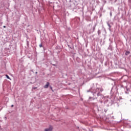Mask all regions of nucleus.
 <instances>
[{
  "label": "nucleus",
  "mask_w": 131,
  "mask_h": 131,
  "mask_svg": "<svg viewBox=\"0 0 131 131\" xmlns=\"http://www.w3.org/2000/svg\"><path fill=\"white\" fill-rule=\"evenodd\" d=\"M50 89H51V90L52 91H53V88L50 87Z\"/></svg>",
  "instance_id": "nucleus-8"
},
{
  "label": "nucleus",
  "mask_w": 131,
  "mask_h": 131,
  "mask_svg": "<svg viewBox=\"0 0 131 131\" xmlns=\"http://www.w3.org/2000/svg\"><path fill=\"white\" fill-rule=\"evenodd\" d=\"M34 89H37V88H35Z\"/></svg>",
  "instance_id": "nucleus-13"
},
{
  "label": "nucleus",
  "mask_w": 131,
  "mask_h": 131,
  "mask_svg": "<svg viewBox=\"0 0 131 131\" xmlns=\"http://www.w3.org/2000/svg\"><path fill=\"white\" fill-rule=\"evenodd\" d=\"M4 28H6V26H4Z\"/></svg>",
  "instance_id": "nucleus-9"
},
{
  "label": "nucleus",
  "mask_w": 131,
  "mask_h": 131,
  "mask_svg": "<svg viewBox=\"0 0 131 131\" xmlns=\"http://www.w3.org/2000/svg\"><path fill=\"white\" fill-rule=\"evenodd\" d=\"M89 27H91V28H92V24L89 25Z\"/></svg>",
  "instance_id": "nucleus-7"
},
{
  "label": "nucleus",
  "mask_w": 131,
  "mask_h": 131,
  "mask_svg": "<svg viewBox=\"0 0 131 131\" xmlns=\"http://www.w3.org/2000/svg\"><path fill=\"white\" fill-rule=\"evenodd\" d=\"M39 47L40 48H42V43L40 44Z\"/></svg>",
  "instance_id": "nucleus-6"
},
{
  "label": "nucleus",
  "mask_w": 131,
  "mask_h": 131,
  "mask_svg": "<svg viewBox=\"0 0 131 131\" xmlns=\"http://www.w3.org/2000/svg\"><path fill=\"white\" fill-rule=\"evenodd\" d=\"M129 54H130V52L129 51H126L125 53L126 56H128V55H129Z\"/></svg>",
  "instance_id": "nucleus-3"
},
{
  "label": "nucleus",
  "mask_w": 131,
  "mask_h": 131,
  "mask_svg": "<svg viewBox=\"0 0 131 131\" xmlns=\"http://www.w3.org/2000/svg\"><path fill=\"white\" fill-rule=\"evenodd\" d=\"M53 66H55V64H53Z\"/></svg>",
  "instance_id": "nucleus-12"
},
{
  "label": "nucleus",
  "mask_w": 131,
  "mask_h": 131,
  "mask_svg": "<svg viewBox=\"0 0 131 131\" xmlns=\"http://www.w3.org/2000/svg\"><path fill=\"white\" fill-rule=\"evenodd\" d=\"M89 99H92V98L91 97H90V98Z\"/></svg>",
  "instance_id": "nucleus-11"
},
{
  "label": "nucleus",
  "mask_w": 131,
  "mask_h": 131,
  "mask_svg": "<svg viewBox=\"0 0 131 131\" xmlns=\"http://www.w3.org/2000/svg\"><path fill=\"white\" fill-rule=\"evenodd\" d=\"M6 76L7 78H8V79H10V80H12V79L10 78V77L9 76V75H6Z\"/></svg>",
  "instance_id": "nucleus-4"
},
{
  "label": "nucleus",
  "mask_w": 131,
  "mask_h": 131,
  "mask_svg": "<svg viewBox=\"0 0 131 131\" xmlns=\"http://www.w3.org/2000/svg\"><path fill=\"white\" fill-rule=\"evenodd\" d=\"M95 29H96V25L93 27V31H95Z\"/></svg>",
  "instance_id": "nucleus-5"
},
{
  "label": "nucleus",
  "mask_w": 131,
  "mask_h": 131,
  "mask_svg": "<svg viewBox=\"0 0 131 131\" xmlns=\"http://www.w3.org/2000/svg\"><path fill=\"white\" fill-rule=\"evenodd\" d=\"M52 130H53V127H52V126H50L48 128H46L44 130V131H52Z\"/></svg>",
  "instance_id": "nucleus-1"
},
{
  "label": "nucleus",
  "mask_w": 131,
  "mask_h": 131,
  "mask_svg": "<svg viewBox=\"0 0 131 131\" xmlns=\"http://www.w3.org/2000/svg\"><path fill=\"white\" fill-rule=\"evenodd\" d=\"M50 85V83L47 82V84L44 86L45 89H48L49 88V86Z\"/></svg>",
  "instance_id": "nucleus-2"
},
{
  "label": "nucleus",
  "mask_w": 131,
  "mask_h": 131,
  "mask_svg": "<svg viewBox=\"0 0 131 131\" xmlns=\"http://www.w3.org/2000/svg\"><path fill=\"white\" fill-rule=\"evenodd\" d=\"M11 107H14V105H11Z\"/></svg>",
  "instance_id": "nucleus-10"
}]
</instances>
